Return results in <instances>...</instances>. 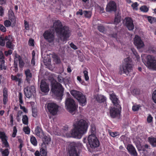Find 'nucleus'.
Segmentation results:
<instances>
[{
	"instance_id": "f257e3e1",
	"label": "nucleus",
	"mask_w": 156,
	"mask_h": 156,
	"mask_svg": "<svg viewBox=\"0 0 156 156\" xmlns=\"http://www.w3.org/2000/svg\"><path fill=\"white\" fill-rule=\"evenodd\" d=\"M52 28L58 38L62 41L67 40L70 36V31L69 28L66 26H63L59 20H57L54 22Z\"/></svg>"
},
{
	"instance_id": "f03ea898",
	"label": "nucleus",
	"mask_w": 156,
	"mask_h": 156,
	"mask_svg": "<svg viewBox=\"0 0 156 156\" xmlns=\"http://www.w3.org/2000/svg\"><path fill=\"white\" fill-rule=\"evenodd\" d=\"M74 128L72 130L71 135L68 137H73L80 139L87 132L88 125L86 121L83 119L76 121L73 125Z\"/></svg>"
},
{
	"instance_id": "7ed1b4c3",
	"label": "nucleus",
	"mask_w": 156,
	"mask_h": 156,
	"mask_svg": "<svg viewBox=\"0 0 156 156\" xmlns=\"http://www.w3.org/2000/svg\"><path fill=\"white\" fill-rule=\"evenodd\" d=\"M110 98L113 105L117 107L116 108L111 107L110 110V114L111 117L115 118L119 115L120 110L121 109V107L119 104V101L114 94H110Z\"/></svg>"
},
{
	"instance_id": "20e7f679",
	"label": "nucleus",
	"mask_w": 156,
	"mask_h": 156,
	"mask_svg": "<svg viewBox=\"0 0 156 156\" xmlns=\"http://www.w3.org/2000/svg\"><path fill=\"white\" fill-rule=\"evenodd\" d=\"M133 64L130 58L128 57L124 59L123 65L120 68L119 73L120 75H128L133 70Z\"/></svg>"
},
{
	"instance_id": "39448f33",
	"label": "nucleus",
	"mask_w": 156,
	"mask_h": 156,
	"mask_svg": "<svg viewBox=\"0 0 156 156\" xmlns=\"http://www.w3.org/2000/svg\"><path fill=\"white\" fill-rule=\"evenodd\" d=\"M64 88L61 84L58 82L52 83L51 91L57 97L62 99L63 95Z\"/></svg>"
},
{
	"instance_id": "423d86ee",
	"label": "nucleus",
	"mask_w": 156,
	"mask_h": 156,
	"mask_svg": "<svg viewBox=\"0 0 156 156\" xmlns=\"http://www.w3.org/2000/svg\"><path fill=\"white\" fill-rule=\"evenodd\" d=\"M65 105L67 110L73 114L76 110V107L74 100L71 98H67L65 101Z\"/></svg>"
},
{
	"instance_id": "0eeeda50",
	"label": "nucleus",
	"mask_w": 156,
	"mask_h": 156,
	"mask_svg": "<svg viewBox=\"0 0 156 156\" xmlns=\"http://www.w3.org/2000/svg\"><path fill=\"white\" fill-rule=\"evenodd\" d=\"M146 61L144 62V64L148 68L156 70V59L151 55L147 56Z\"/></svg>"
},
{
	"instance_id": "6e6552de",
	"label": "nucleus",
	"mask_w": 156,
	"mask_h": 156,
	"mask_svg": "<svg viewBox=\"0 0 156 156\" xmlns=\"http://www.w3.org/2000/svg\"><path fill=\"white\" fill-rule=\"evenodd\" d=\"M46 110L52 115H56L58 111L59 106L55 103H49L45 105Z\"/></svg>"
},
{
	"instance_id": "1a4fd4ad",
	"label": "nucleus",
	"mask_w": 156,
	"mask_h": 156,
	"mask_svg": "<svg viewBox=\"0 0 156 156\" xmlns=\"http://www.w3.org/2000/svg\"><path fill=\"white\" fill-rule=\"evenodd\" d=\"M88 143L90 147L95 148L98 147L99 145V141L94 134H90L87 138Z\"/></svg>"
},
{
	"instance_id": "9d476101",
	"label": "nucleus",
	"mask_w": 156,
	"mask_h": 156,
	"mask_svg": "<svg viewBox=\"0 0 156 156\" xmlns=\"http://www.w3.org/2000/svg\"><path fill=\"white\" fill-rule=\"evenodd\" d=\"M76 144L74 142L71 143L68 147V154L69 156H79L76 148Z\"/></svg>"
},
{
	"instance_id": "9b49d317",
	"label": "nucleus",
	"mask_w": 156,
	"mask_h": 156,
	"mask_svg": "<svg viewBox=\"0 0 156 156\" xmlns=\"http://www.w3.org/2000/svg\"><path fill=\"white\" fill-rule=\"evenodd\" d=\"M123 23L129 30H131L133 29L134 25L133 21L131 18L129 17L125 18L123 20Z\"/></svg>"
},
{
	"instance_id": "f8f14e48",
	"label": "nucleus",
	"mask_w": 156,
	"mask_h": 156,
	"mask_svg": "<svg viewBox=\"0 0 156 156\" xmlns=\"http://www.w3.org/2000/svg\"><path fill=\"white\" fill-rule=\"evenodd\" d=\"M43 36L44 39L50 43L53 42L55 39L54 33L49 30L46 31L43 34Z\"/></svg>"
},
{
	"instance_id": "ddd939ff",
	"label": "nucleus",
	"mask_w": 156,
	"mask_h": 156,
	"mask_svg": "<svg viewBox=\"0 0 156 156\" xmlns=\"http://www.w3.org/2000/svg\"><path fill=\"white\" fill-rule=\"evenodd\" d=\"M134 44L138 49H140L144 47V43L139 36L136 35L134 39Z\"/></svg>"
},
{
	"instance_id": "4468645a",
	"label": "nucleus",
	"mask_w": 156,
	"mask_h": 156,
	"mask_svg": "<svg viewBox=\"0 0 156 156\" xmlns=\"http://www.w3.org/2000/svg\"><path fill=\"white\" fill-rule=\"evenodd\" d=\"M108 12H115L116 10V5L114 1H111L107 4L106 8Z\"/></svg>"
},
{
	"instance_id": "2eb2a0df",
	"label": "nucleus",
	"mask_w": 156,
	"mask_h": 156,
	"mask_svg": "<svg viewBox=\"0 0 156 156\" xmlns=\"http://www.w3.org/2000/svg\"><path fill=\"white\" fill-rule=\"evenodd\" d=\"M40 87L41 91L44 93H48L49 91V85L44 80L41 81Z\"/></svg>"
},
{
	"instance_id": "dca6fc26",
	"label": "nucleus",
	"mask_w": 156,
	"mask_h": 156,
	"mask_svg": "<svg viewBox=\"0 0 156 156\" xmlns=\"http://www.w3.org/2000/svg\"><path fill=\"white\" fill-rule=\"evenodd\" d=\"M126 149L131 155L133 156H137L136 151L133 145L130 144H128L127 146Z\"/></svg>"
},
{
	"instance_id": "f3484780",
	"label": "nucleus",
	"mask_w": 156,
	"mask_h": 156,
	"mask_svg": "<svg viewBox=\"0 0 156 156\" xmlns=\"http://www.w3.org/2000/svg\"><path fill=\"white\" fill-rule=\"evenodd\" d=\"M79 97L77 100L80 104L82 106H84L87 103V100L85 96L83 94L81 96H79Z\"/></svg>"
},
{
	"instance_id": "a211bd4d",
	"label": "nucleus",
	"mask_w": 156,
	"mask_h": 156,
	"mask_svg": "<svg viewBox=\"0 0 156 156\" xmlns=\"http://www.w3.org/2000/svg\"><path fill=\"white\" fill-rule=\"evenodd\" d=\"M35 133L36 135L40 138H42L44 136V133L42 129L38 126L35 128Z\"/></svg>"
},
{
	"instance_id": "6ab92c4d",
	"label": "nucleus",
	"mask_w": 156,
	"mask_h": 156,
	"mask_svg": "<svg viewBox=\"0 0 156 156\" xmlns=\"http://www.w3.org/2000/svg\"><path fill=\"white\" fill-rule=\"evenodd\" d=\"M71 94L76 99H77L79 96H81L83 94L80 92L76 90H72L70 91Z\"/></svg>"
},
{
	"instance_id": "aec40b11",
	"label": "nucleus",
	"mask_w": 156,
	"mask_h": 156,
	"mask_svg": "<svg viewBox=\"0 0 156 156\" xmlns=\"http://www.w3.org/2000/svg\"><path fill=\"white\" fill-rule=\"evenodd\" d=\"M25 74L26 76V80L27 82L29 83L32 78V74L30 71L29 69L25 70Z\"/></svg>"
},
{
	"instance_id": "412c9836",
	"label": "nucleus",
	"mask_w": 156,
	"mask_h": 156,
	"mask_svg": "<svg viewBox=\"0 0 156 156\" xmlns=\"http://www.w3.org/2000/svg\"><path fill=\"white\" fill-rule=\"evenodd\" d=\"M24 94L26 97L28 98H30L31 96L32 93L30 91V87L28 86L27 87L24 89Z\"/></svg>"
},
{
	"instance_id": "4be33fe9",
	"label": "nucleus",
	"mask_w": 156,
	"mask_h": 156,
	"mask_svg": "<svg viewBox=\"0 0 156 156\" xmlns=\"http://www.w3.org/2000/svg\"><path fill=\"white\" fill-rule=\"evenodd\" d=\"M4 136H2L1 137V139L2 142V144H4L5 146L6 147H9V143L7 141V137L5 134Z\"/></svg>"
},
{
	"instance_id": "5701e85b",
	"label": "nucleus",
	"mask_w": 156,
	"mask_h": 156,
	"mask_svg": "<svg viewBox=\"0 0 156 156\" xmlns=\"http://www.w3.org/2000/svg\"><path fill=\"white\" fill-rule=\"evenodd\" d=\"M148 140L153 147H156V138L154 137H148Z\"/></svg>"
},
{
	"instance_id": "b1692460",
	"label": "nucleus",
	"mask_w": 156,
	"mask_h": 156,
	"mask_svg": "<svg viewBox=\"0 0 156 156\" xmlns=\"http://www.w3.org/2000/svg\"><path fill=\"white\" fill-rule=\"evenodd\" d=\"M97 101L99 102H104L105 100V98L101 95H98L96 97Z\"/></svg>"
},
{
	"instance_id": "393cba45",
	"label": "nucleus",
	"mask_w": 156,
	"mask_h": 156,
	"mask_svg": "<svg viewBox=\"0 0 156 156\" xmlns=\"http://www.w3.org/2000/svg\"><path fill=\"white\" fill-rule=\"evenodd\" d=\"M6 46L8 48L13 49L14 45L13 44L11 41H8L6 42Z\"/></svg>"
},
{
	"instance_id": "a878e982",
	"label": "nucleus",
	"mask_w": 156,
	"mask_h": 156,
	"mask_svg": "<svg viewBox=\"0 0 156 156\" xmlns=\"http://www.w3.org/2000/svg\"><path fill=\"white\" fill-rule=\"evenodd\" d=\"M83 13L86 18H90L91 16V12L89 11H84Z\"/></svg>"
},
{
	"instance_id": "bb28decb",
	"label": "nucleus",
	"mask_w": 156,
	"mask_h": 156,
	"mask_svg": "<svg viewBox=\"0 0 156 156\" xmlns=\"http://www.w3.org/2000/svg\"><path fill=\"white\" fill-rule=\"evenodd\" d=\"M90 131L91 134H94L96 133V129L95 125L94 124H92L91 125Z\"/></svg>"
},
{
	"instance_id": "cd10ccee",
	"label": "nucleus",
	"mask_w": 156,
	"mask_h": 156,
	"mask_svg": "<svg viewBox=\"0 0 156 156\" xmlns=\"http://www.w3.org/2000/svg\"><path fill=\"white\" fill-rule=\"evenodd\" d=\"M53 58L54 62L56 64H59L61 62V60L60 58L57 55H55L53 56Z\"/></svg>"
},
{
	"instance_id": "c85d7f7f",
	"label": "nucleus",
	"mask_w": 156,
	"mask_h": 156,
	"mask_svg": "<svg viewBox=\"0 0 156 156\" xmlns=\"http://www.w3.org/2000/svg\"><path fill=\"white\" fill-rule=\"evenodd\" d=\"M30 142L32 144L35 146H36L37 144V141L34 136H32L31 137Z\"/></svg>"
},
{
	"instance_id": "c756f323",
	"label": "nucleus",
	"mask_w": 156,
	"mask_h": 156,
	"mask_svg": "<svg viewBox=\"0 0 156 156\" xmlns=\"http://www.w3.org/2000/svg\"><path fill=\"white\" fill-rule=\"evenodd\" d=\"M0 151L3 156H8L9 154L8 149H5L4 150H3L2 149H0Z\"/></svg>"
},
{
	"instance_id": "7c9ffc66",
	"label": "nucleus",
	"mask_w": 156,
	"mask_h": 156,
	"mask_svg": "<svg viewBox=\"0 0 156 156\" xmlns=\"http://www.w3.org/2000/svg\"><path fill=\"white\" fill-rule=\"evenodd\" d=\"M147 20L148 21L151 23H154L156 22V18L151 16L147 17Z\"/></svg>"
},
{
	"instance_id": "2f4dec72",
	"label": "nucleus",
	"mask_w": 156,
	"mask_h": 156,
	"mask_svg": "<svg viewBox=\"0 0 156 156\" xmlns=\"http://www.w3.org/2000/svg\"><path fill=\"white\" fill-rule=\"evenodd\" d=\"M22 121L24 124L25 125L28 124V118L26 115H24L23 116Z\"/></svg>"
},
{
	"instance_id": "473e14b6",
	"label": "nucleus",
	"mask_w": 156,
	"mask_h": 156,
	"mask_svg": "<svg viewBox=\"0 0 156 156\" xmlns=\"http://www.w3.org/2000/svg\"><path fill=\"white\" fill-rule=\"evenodd\" d=\"M131 50L132 51L133 54L135 56L137 60H138L140 58V57L138 55L137 52L136 51V50L134 48H131Z\"/></svg>"
},
{
	"instance_id": "72a5a7b5",
	"label": "nucleus",
	"mask_w": 156,
	"mask_h": 156,
	"mask_svg": "<svg viewBox=\"0 0 156 156\" xmlns=\"http://www.w3.org/2000/svg\"><path fill=\"white\" fill-rule=\"evenodd\" d=\"M120 16L117 15L115 16L114 20V23L115 24H117L120 21Z\"/></svg>"
},
{
	"instance_id": "f704fd0d",
	"label": "nucleus",
	"mask_w": 156,
	"mask_h": 156,
	"mask_svg": "<svg viewBox=\"0 0 156 156\" xmlns=\"http://www.w3.org/2000/svg\"><path fill=\"white\" fill-rule=\"evenodd\" d=\"M40 154L41 156H46L47 155V152L44 148H41L40 150Z\"/></svg>"
},
{
	"instance_id": "c9c22d12",
	"label": "nucleus",
	"mask_w": 156,
	"mask_h": 156,
	"mask_svg": "<svg viewBox=\"0 0 156 156\" xmlns=\"http://www.w3.org/2000/svg\"><path fill=\"white\" fill-rule=\"evenodd\" d=\"M140 10L144 12H147L148 11V9L146 6H142L140 8Z\"/></svg>"
},
{
	"instance_id": "e433bc0d",
	"label": "nucleus",
	"mask_w": 156,
	"mask_h": 156,
	"mask_svg": "<svg viewBox=\"0 0 156 156\" xmlns=\"http://www.w3.org/2000/svg\"><path fill=\"white\" fill-rule=\"evenodd\" d=\"M5 40L4 37H0V45L3 46L5 45Z\"/></svg>"
},
{
	"instance_id": "4c0bfd02",
	"label": "nucleus",
	"mask_w": 156,
	"mask_h": 156,
	"mask_svg": "<svg viewBox=\"0 0 156 156\" xmlns=\"http://www.w3.org/2000/svg\"><path fill=\"white\" fill-rule=\"evenodd\" d=\"M140 106L139 105H134L132 107V110L134 111H138Z\"/></svg>"
},
{
	"instance_id": "58836bf2",
	"label": "nucleus",
	"mask_w": 156,
	"mask_h": 156,
	"mask_svg": "<svg viewBox=\"0 0 156 156\" xmlns=\"http://www.w3.org/2000/svg\"><path fill=\"white\" fill-rule=\"evenodd\" d=\"M14 70L15 71V72H17L18 71V68L17 67V60L16 61L15 59L14 61Z\"/></svg>"
},
{
	"instance_id": "ea45409f",
	"label": "nucleus",
	"mask_w": 156,
	"mask_h": 156,
	"mask_svg": "<svg viewBox=\"0 0 156 156\" xmlns=\"http://www.w3.org/2000/svg\"><path fill=\"white\" fill-rule=\"evenodd\" d=\"M137 149L139 151H145L146 150L143 147L141 146L140 144H139L136 145Z\"/></svg>"
},
{
	"instance_id": "a19ab883",
	"label": "nucleus",
	"mask_w": 156,
	"mask_h": 156,
	"mask_svg": "<svg viewBox=\"0 0 156 156\" xmlns=\"http://www.w3.org/2000/svg\"><path fill=\"white\" fill-rule=\"evenodd\" d=\"M83 73L85 80L87 81L89 80L88 72L86 70H85L83 71Z\"/></svg>"
},
{
	"instance_id": "79ce46f5",
	"label": "nucleus",
	"mask_w": 156,
	"mask_h": 156,
	"mask_svg": "<svg viewBox=\"0 0 156 156\" xmlns=\"http://www.w3.org/2000/svg\"><path fill=\"white\" fill-rule=\"evenodd\" d=\"M23 131L26 134H28L30 133V129L28 127H24L23 128Z\"/></svg>"
},
{
	"instance_id": "37998d69",
	"label": "nucleus",
	"mask_w": 156,
	"mask_h": 156,
	"mask_svg": "<svg viewBox=\"0 0 156 156\" xmlns=\"http://www.w3.org/2000/svg\"><path fill=\"white\" fill-rule=\"evenodd\" d=\"M4 24L6 27H9L10 26L11 23L9 20H6L4 22Z\"/></svg>"
},
{
	"instance_id": "c03bdc74",
	"label": "nucleus",
	"mask_w": 156,
	"mask_h": 156,
	"mask_svg": "<svg viewBox=\"0 0 156 156\" xmlns=\"http://www.w3.org/2000/svg\"><path fill=\"white\" fill-rule=\"evenodd\" d=\"M12 50L11 49H9L8 51H5V54L6 56H7L8 55L12 54Z\"/></svg>"
},
{
	"instance_id": "a18cd8bd",
	"label": "nucleus",
	"mask_w": 156,
	"mask_h": 156,
	"mask_svg": "<svg viewBox=\"0 0 156 156\" xmlns=\"http://www.w3.org/2000/svg\"><path fill=\"white\" fill-rule=\"evenodd\" d=\"M152 99L154 102L156 103V90L153 93Z\"/></svg>"
},
{
	"instance_id": "49530a36",
	"label": "nucleus",
	"mask_w": 156,
	"mask_h": 156,
	"mask_svg": "<svg viewBox=\"0 0 156 156\" xmlns=\"http://www.w3.org/2000/svg\"><path fill=\"white\" fill-rule=\"evenodd\" d=\"M32 115L34 117L37 115V109L36 108H32Z\"/></svg>"
},
{
	"instance_id": "de8ad7c7",
	"label": "nucleus",
	"mask_w": 156,
	"mask_h": 156,
	"mask_svg": "<svg viewBox=\"0 0 156 156\" xmlns=\"http://www.w3.org/2000/svg\"><path fill=\"white\" fill-rule=\"evenodd\" d=\"M138 5V4L137 3L135 2L131 6L132 7L133 9L137 10L138 9L137 6Z\"/></svg>"
},
{
	"instance_id": "09e8293b",
	"label": "nucleus",
	"mask_w": 156,
	"mask_h": 156,
	"mask_svg": "<svg viewBox=\"0 0 156 156\" xmlns=\"http://www.w3.org/2000/svg\"><path fill=\"white\" fill-rule=\"evenodd\" d=\"M5 41H12V38L11 36L9 35L8 36H6L5 38H4Z\"/></svg>"
},
{
	"instance_id": "8fccbe9b",
	"label": "nucleus",
	"mask_w": 156,
	"mask_h": 156,
	"mask_svg": "<svg viewBox=\"0 0 156 156\" xmlns=\"http://www.w3.org/2000/svg\"><path fill=\"white\" fill-rule=\"evenodd\" d=\"M15 59L16 60V61L17 60V62H18V60L19 61L20 59H22L21 57L20 56V55L17 54V53H16L15 54V58H14V60Z\"/></svg>"
},
{
	"instance_id": "3c124183",
	"label": "nucleus",
	"mask_w": 156,
	"mask_h": 156,
	"mask_svg": "<svg viewBox=\"0 0 156 156\" xmlns=\"http://www.w3.org/2000/svg\"><path fill=\"white\" fill-rule=\"evenodd\" d=\"M17 130L16 126H15L13 127V132L12 134V136L13 137H15L16 136Z\"/></svg>"
},
{
	"instance_id": "603ef678",
	"label": "nucleus",
	"mask_w": 156,
	"mask_h": 156,
	"mask_svg": "<svg viewBox=\"0 0 156 156\" xmlns=\"http://www.w3.org/2000/svg\"><path fill=\"white\" fill-rule=\"evenodd\" d=\"M19 61V66L20 68H23L24 65V62L22 60V59Z\"/></svg>"
},
{
	"instance_id": "864d4df0",
	"label": "nucleus",
	"mask_w": 156,
	"mask_h": 156,
	"mask_svg": "<svg viewBox=\"0 0 156 156\" xmlns=\"http://www.w3.org/2000/svg\"><path fill=\"white\" fill-rule=\"evenodd\" d=\"M7 92V89L5 87L4 88L3 90V97L8 96Z\"/></svg>"
},
{
	"instance_id": "5fc2aeb1",
	"label": "nucleus",
	"mask_w": 156,
	"mask_h": 156,
	"mask_svg": "<svg viewBox=\"0 0 156 156\" xmlns=\"http://www.w3.org/2000/svg\"><path fill=\"white\" fill-rule=\"evenodd\" d=\"M98 29L100 32H103L105 30V28L102 26H98Z\"/></svg>"
},
{
	"instance_id": "6e6d98bb",
	"label": "nucleus",
	"mask_w": 156,
	"mask_h": 156,
	"mask_svg": "<svg viewBox=\"0 0 156 156\" xmlns=\"http://www.w3.org/2000/svg\"><path fill=\"white\" fill-rule=\"evenodd\" d=\"M19 99L20 102L21 104H22L23 103V102L22 100V94L21 92L19 93Z\"/></svg>"
},
{
	"instance_id": "4d7b16f0",
	"label": "nucleus",
	"mask_w": 156,
	"mask_h": 156,
	"mask_svg": "<svg viewBox=\"0 0 156 156\" xmlns=\"http://www.w3.org/2000/svg\"><path fill=\"white\" fill-rule=\"evenodd\" d=\"M117 133H118L117 132H109V134L110 135L113 137H115L117 135Z\"/></svg>"
},
{
	"instance_id": "13d9d810",
	"label": "nucleus",
	"mask_w": 156,
	"mask_h": 156,
	"mask_svg": "<svg viewBox=\"0 0 156 156\" xmlns=\"http://www.w3.org/2000/svg\"><path fill=\"white\" fill-rule=\"evenodd\" d=\"M0 30L3 32H5L6 31V28L3 25L0 24Z\"/></svg>"
},
{
	"instance_id": "bf43d9fd",
	"label": "nucleus",
	"mask_w": 156,
	"mask_h": 156,
	"mask_svg": "<svg viewBox=\"0 0 156 156\" xmlns=\"http://www.w3.org/2000/svg\"><path fill=\"white\" fill-rule=\"evenodd\" d=\"M30 91L32 93H35L36 92L35 88L34 86H31L30 88Z\"/></svg>"
},
{
	"instance_id": "052dcab7",
	"label": "nucleus",
	"mask_w": 156,
	"mask_h": 156,
	"mask_svg": "<svg viewBox=\"0 0 156 156\" xmlns=\"http://www.w3.org/2000/svg\"><path fill=\"white\" fill-rule=\"evenodd\" d=\"M153 117L151 115H149L147 119V120L148 123L151 122L152 120Z\"/></svg>"
},
{
	"instance_id": "680f3d73",
	"label": "nucleus",
	"mask_w": 156,
	"mask_h": 156,
	"mask_svg": "<svg viewBox=\"0 0 156 156\" xmlns=\"http://www.w3.org/2000/svg\"><path fill=\"white\" fill-rule=\"evenodd\" d=\"M9 117L10 119V122L11 126L13 125V115L12 114H11L9 115Z\"/></svg>"
},
{
	"instance_id": "e2e57ef3",
	"label": "nucleus",
	"mask_w": 156,
	"mask_h": 156,
	"mask_svg": "<svg viewBox=\"0 0 156 156\" xmlns=\"http://www.w3.org/2000/svg\"><path fill=\"white\" fill-rule=\"evenodd\" d=\"M4 14V9L2 6H0V16H3Z\"/></svg>"
},
{
	"instance_id": "0e129e2a",
	"label": "nucleus",
	"mask_w": 156,
	"mask_h": 156,
	"mask_svg": "<svg viewBox=\"0 0 156 156\" xmlns=\"http://www.w3.org/2000/svg\"><path fill=\"white\" fill-rule=\"evenodd\" d=\"M4 56L3 55L1 51H0V61L2 62H4Z\"/></svg>"
},
{
	"instance_id": "69168bd1",
	"label": "nucleus",
	"mask_w": 156,
	"mask_h": 156,
	"mask_svg": "<svg viewBox=\"0 0 156 156\" xmlns=\"http://www.w3.org/2000/svg\"><path fill=\"white\" fill-rule=\"evenodd\" d=\"M34 40L32 39H29V44L31 46H34Z\"/></svg>"
},
{
	"instance_id": "338daca9",
	"label": "nucleus",
	"mask_w": 156,
	"mask_h": 156,
	"mask_svg": "<svg viewBox=\"0 0 156 156\" xmlns=\"http://www.w3.org/2000/svg\"><path fill=\"white\" fill-rule=\"evenodd\" d=\"M57 80L58 82L60 83H62L63 81L62 77L60 75L58 76Z\"/></svg>"
},
{
	"instance_id": "774afa93",
	"label": "nucleus",
	"mask_w": 156,
	"mask_h": 156,
	"mask_svg": "<svg viewBox=\"0 0 156 156\" xmlns=\"http://www.w3.org/2000/svg\"><path fill=\"white\" fill-rule=\"evenodd\" d=\"M45 140V142L46 144H48V142L50 141V139L47 136L44 137Z\"/></svg>"
}]
</instances>
